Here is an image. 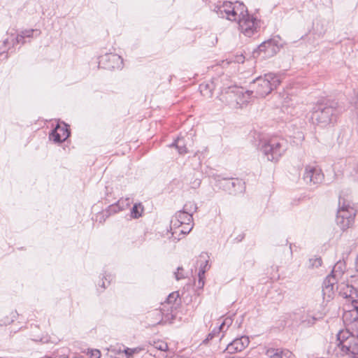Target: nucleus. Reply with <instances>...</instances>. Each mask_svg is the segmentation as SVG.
<instances>
[{
    "mask_svg": "<svg viewBox=\"0 0 358 358\" xmlns=\"http://www.w3.org/2000/svg\"><path fill=\"white\" fill-rule=\"evenodd\" d=\"M280 82V76L272 73L258 77L252 84V91L255 93V96L258 98L265 97L275 89Z\"/></svg>",
    "mask_w": 358,
    "mask_h": 358,
    "instance_id": "obj_1",
    "label": "nucleus"
},
{
    "mask_svg": "<svg viewBox=\"0 0 358 358\" xmlns=\"http://www.w3.org/2000/svg\"><path fill=\"white\" fill-rule=\"evenodd\" d=\"M338 347L350 358L358 357V337L347 330H341L337 334Z\"/></svg>",
    "mask_w": 358,
    "mask_h": 358,
    "instance_id": "obj_2",
    "label": "nucleus"
},
{
    "mask_svg": "<svg viewBox=\"0 0 358 358\" xmlns=\"http://www.w3.org/2000/svg\"><path fill=\"white\" fill-rule=\"evenodd\" d=\"M243 15H239L237 20L238 29L245 36L250 37L258 31L260 28V21L248 14L247 8Z\"/></svg>",
    "mask_w": 358,
    "mask_h": 358,
    "instance_id": "obj_3",
    "label": "nucleus"
},
{
    "mask_svg": "<svg viewBox=\"0 0 358 358\" xmlns=\"http://www.w3.org/2000/svg\"><path fill=\"white\" fill-rule=\"evenodd\" d=\"M285 150V142L280 138L270 139L262 146V150L268 161H277Z\"/></svg>",
    "mask_w": 358,
    "mask_h": 358,
    "instance_id": "obj_4",
    "label": "nucleus"
},
{
    "mask_svg": "<svg viewBox=\"0 0 358 358\" xmlns=\"http://www.w3.org/2000/svg\"><path fill=\"white\" fill-rule=\"evenodd\" d=\"M357 211L350 203L343 202L340 206L337 216V224L343 230L350 227L354 223V219Z\"/></svg>",
    "mask_w": 358,
    "mask_h": 358,
    "instance_id": "obj_5",
    "label": "nucleus"
},
{
    "mask_svg": "<svg viewBox=\"0 0 358 358\" xmlns=\"http://www.w3.org/2000/svg\"><path fill=\"white\" fill-rule=\"evenodd\" d=\"M246 7L242 3L236 2H224L219 8L220 14L222 17L231 21H236L238 16L243 15V12L245 11Z\"/></svg>",
    "mask_w": 358,
    "mask_h": 358,
    "instance_id": "obj_6",
    "label": "nucleus"
},
{
    "mask_svg": "<svg viewBox=\"0 0 358 358\" xmlns=\"http://www.w3.org/2000/svg\"><path fill=\"white\" fill-rule=\"evenodd\" d=\"M334 109L331 106H318L311 115V120L314 124L325 127L331 122Z\"/></svg>",
    "mask_w": 358,
    "mask_h": 358,
    "instance_id": "obj_7",
    "label": "nucleus"
},
{
    "mask_svg": "<svg viewBox=\"0 0 358 358\" xmlns=\"http://www.w3.org/2000/svg\"><path fill=\"white\" fill-rule=\"evenodd\" d=\"M304 182L309 185L320 184L324 179L320 169L314 165H307L303 175Z\"/></svg>",
    "mask_w": 358,
    "mask_h": 358,
    "instance_id": "obj_8",
    "label": "nucleus"
},
{
    "mask_svg": "<svg viewBox=\"0 0 358 358\" xmlns=\"http://www.w3.org/2000/svg\"><path fill=\"white\" fill-rule=\"evenodd\" d=\"M343 317L346 322L358 321V299H352V303H345Z\"/></svg>",
    "mask_w": 358,
    "mask_h": 358,
    "instance_id": "obj_9",
    "label": "nucleus"
},
{
    "mask_svg": "<svg viewBox=\"0 0 358 358\" xmlns=\"http://www.w3.org/2000/svg\"><path fill=\"white\" fill-rule=\"evenodd\" d=\"M250 341L247 336H241V338L234 339L226 348V350L231 354L236 353L243 350L248 345Z\"/></svg>",
    "mask_w": 358,
    "mask_h": 358,
    "instance_id": "obj_10",
    "label": "nucleus"
},
{
    "mask_svg": "<svg viewBox=\"0 0 358 358\" xmlns=\"http://www.w3.org/2000/svg\"><path fill=\"white\" fill-rule=\"evenodd\" d=\"M339 293L346 299L345 303H352V299H358V292L348 284L342 282L338 287Z\"/></svg>",
    "mask_w": 358,
    "mask_h": 358,
    "instance_id": "obj_11",
    "label": "nucleus"
},
{
    "mask_svg": "<svg viewBox=\"0 0 358 358\" xmlns=\"http://www.w3.org/2000/svg\"><path fill=\"white\" fill-rule=\"evenodd\" d=\"M34 30L25 31L22 32V34L15 36V31L12 30L10 33L7 34L10 36L3 41V44L10 48V45L13 46L15 43H23L24 38L31 36Z\"/></svg>",
    "mask_w": 358,
    "mask_h": 358,
    "instance_id": "obj_12",
    "label": "nucleus"
},
{
    "mask_svg": "<svg viewBox=\"0 0 358 358\" xmlns=\"http://www.w3.org/2000/svg\"><path fill=\"white\" fill-rule=\"evenodd\" d=\"M171 223L176 228H180L185 224L192 223V216L185 211H178L171 220Z\"/></svg>",
    "mask_w": 358,
    "mask_h": 358,
    "instance_id": "obj_13",
    "label": "nucleus"
},
{
    "mask_svg": "<svg viewBox=\"0 0 358 358\" xmlns=\"http://www.w3.org/2000/svg\"><path fill=\"white\" fill-rule=\"evenodd\" d=\"M69 136V131L66 125H57L50 134V138L55 142L61 143L64 141Z\"/></svg>",
    "mask_w": 358,
    "mask_h": 358,
    "instance_id": "obj_14",
    "label": "nucleus"
},
{
    "mask_svg": "<svg viewBox=\"0 0 358 358\" xmlns=\"http://www.w3.org/2000/svg\"><path fill=\"white\" fill-rule=\"evenodd\" d=\"M275 46L273 41H267L262 43L259 47V52H264L266 56L273 55L275 52Z\"/></svg>",
    "mask_w": 358,
    "mask_h": 358,
    "instance_id": "obj_15",
    "label": "nucleus"
},
{
    "mask_svg": "<svg viewBox=\"0 0 358 358\" xmlns=\"http://www.w3.org/2000/svg\"><path fill=\"white\" fill-rule=\"evenodd\" d=\"M236 94L238 95V98L236 99L237 104L242 106L243 104L247 103L250 101V98L252 94H253V91H245L243 92V90H238L236 92Z\"/></svg>",
    "mask_w": 358,
    "mask_h": 358,
    "instance_id": "obj_16",
    "label": "nucleus"
},
{
    "mask_svg": "<svg viewBox=\"0 0 358 358\" xmlns=\"http://www.w3.org/2000/svg\"><path fill=\"white\" fill-rule=\"evenodd\" d=\"M142 350L141 348H126L123 351H120L117 352V358H130L133 357L134 354L139 353Z\"/></svg>",
    "mask_w": 358,
    "mask_h": 358,
    "instance_id": "obj_17",
    "label": "nucleus"
},
{
    "mask_svg": "<svg viewBox=\"0 0 358 358\" xmlns=\"http://www.w3.org/2000/svg\"><path fill=\"white\" fill-rule=\"evenodd\" d=\"M331 278H328L325 281H324V287H323V294H324V296L327 297V299H331L333 297V295L334 294V283L333 282H331Z\"/></svg>",
    "mask_w": 358,
    "mask_h": 358,
    "instance_id": "obj_18",
    "label": "nucleus"
},
{
    "mask_svg": "<svg viewBox=\"0 0 358 358\" xmlns=\"http://www.w3.org/2000/svg\"><path fill=\"white\" fill-rule=\"evenodd\" d=\"M315 320L316 318L308 313L303 314L301 317V322L305 327L313 325L315 323Z\"/></svg>",
    "mask_w": 358,
    "mask_h": 358,
    "instance_id": "obj_19",
    "label": "nucleus"
},
{
    "mask_svg": "<svg viewBox=\"0 0 358 358\" xmlns=\"http://www.w3.org/2000/svg\"><path fill=\"white\" fill-rule=\"evenodd\" d=\"M143 211V207L141 203H136L131 211V216L133 218H138L141 216Z\"/></svg>",
    "mask_w": 358,
    "mask_h": 358,
    "instance_id": "obj_20",
    "label": "nucleus"
},
{
    "mask_svg": "<svg viewBox=\"0 0 358 358\" xmlns=\"http://www.w3.org/2000/svg\"><path fill=\"white\" fill-rule=\"evenodd\" d=\"M282 350L275 348H268L266 350L265 355L269 358H280Z\"/></svg>",
    "mask_w": 358,
    "mask_h": 358,
    "instance_id": "obj_21",
    "label": "nucleus"
},
{
    "mask_svg": "<svg viewBox=\"0 0 358 358\" xmlns=\"http://www.w3.org/2000/svg\"><path fill=\"white\" fill-rule=\"evenodd\" d=\"M175 145L180 154H185L187 152L183 138H178L175 141Z\"/></svg>",
    "mask_w": 358,
    "mask_h": 358,
    "instance_id": "obj_22",
    "label": "nucleus"
},
{
    "mask_svg": "<svg viewBox=\"0 0 358 358\" xmlns=\"http://www.w3.org/2000/svg\"><path fill=\"white\" fill-rule=\"evenodd\" d=\"M153 345L156 349L163 352H166L169 350L167 343L162 341H155Z\"/></svg>",
    "mask_w": 358,
    "mask_h": 358,
    "instance_id": "obj_23",
    "label": "nucleus"
},
{
    "mask_svg": "<svg viewBox=\"0 0 358 358\" xmlns=\"http://www.w3.org/2000/svg\"><path fill=\"white\" fill-rule=\"evenodd\" d=\"M192 228H193V224L190 223V224H183V226H180V228H177V229H178V231L179 233L183 234H187L189 233V231L192 229Z\"/></svg>",
    "mask_w": 358,
    "mask_h": 358,
    "instance_id": "obj_24",
    "label": "nucleus"
},
{
    "mask_svg": "<svg viewBox=\"0 0 358 358\" xmlns=\"http://www.w3.org/2000/svg\"><path fill=\"white\" fill-rule=\"evenodd\" d=\"M208 88H209L208 84L200 85L199 90L203 96H211V91H210V90H208Z\"/></svg>",
    "mask_w": 358,
    "mask_h": 358,
    "instance_id": "obj_25",
    "label": "nucleus"
},
{
    "mask_svg": "<svg viewBox=\"0 0 358 358\" xmlns=\"http://www.w3.org/2000/svg\"><path fill=\"white\" fill-rule=\"evenodd\" d=\"M164 311V309L161 311V314L164 316L163 320L165 322H171L174 319V316L172 314L165 313Z\"/></svg>",
    "mask_w": 358,
    "mask_h": 358,
    "instance_id": "obj_26",
    "label": "nucleus"
},
{
    "mask_svg": "<svg viewBox=\"0 0 358 358\" xmlns=\"http://www.w3.org/2000/svg\"><path fill=\"white\" fill-rule=\"evenodd\" d=\"M178 296V294L176 292H173L170 294L166 299V303L169 305L172 303L173 301H174L177 297Z\"/></svg>",
    "mask_w": 358,
    "mask_h": 358,
    "instance_id": "obj_27",
    "label": "nucleus"
},
{
    "mask_svg": "<svg viewBox=\"0 0 358 358\" xmlns=\"http://www.w3.org/2000/svg\"><path fill=\"white\" fill-rule=\"evenodd\" d=\"M280 358H295V357L292 352H290L287 350H285L282 351Z\"/></svg>",
    "mask_w": 358,
    "mask_h": 358,
    "instance_id": "obj_28",
    "label": "nucleus"
},
{
    "mask_svg": "<svg viewBox=\"0 0 358 358\" xmlns=\"http://www.w3.org/2000/svg\"><path fill=\"white\" fill-rule=\"evenodd\" d=\"M204 273H205L204 269H201L199 272V287H203L204 285V281H203Z\"/></svg>",
    "mask_w": 358,
    "mask_h": 358,
    "instance_id": "obj_29",
    "label": "nucleus"
},
{
    "mask_svg": "<svg viewBox=\"0 0 358 358\" xmlns=\"http://www.w3.org/2000/svg\"><path fill=\"white\" fill-rule=\"evenodd\" d=\"M88 353L90 355V358H100L101 357V352L96 349L90 350Z\"/></svg>",
    "mask_w": 358,
    "mask_h": 358,
    "instance_id": "obj_30",
    "label": "nucleus"
},
{
    "mask_svg": "<svg viewBox=\"0 0 358 358\" xmlns=\"http://www.w3.org/2000/svg\"><path fill=\"white\" fill-rule=\"evenodd\" d=\"M109 59H111L113 61H120V62H122V58L116 55H110L109 56Z\"/></svg>",
    "mask_w": 358,
    "mask_h": 358,
    "instance_id": "obj_31",
    "label": "nucleus"
},
{
    "mask_svg": "<svg viewBox=\"0 0 358 358\" xmlns=\"http://www.w3.org/2000/svg\"><path fill=\"white\" fill-rule=\"evenodd\" d=\"M182 268H178V272L175 273L176 274V278L177 280H180V279L183 278V275L180 272V271H182Z\"/></svg>",
    "mask_w": 358,
    "mask_h": 358,
    "instance_id": "obj_32",
    "label": "nucleus"
},
{
    "mask_svg": "<svg viewBox=\"0 0 358 358\" xmlns=\"http://www.w3.org/2000/svg\"><path fill=\"white\" fill-rule=\"evenodd\" d=\"M244 61V57L243 55H238L236 58V62L238 63H243Z\"/></svg>",
    "mask_w": 358,
    "mask_h": 358,
    "instance_id": "obj_33",
    "label": "nucleus"
},
{
    "mask_svg": "<svg viewBox=\"0 0 358 358\" xmlns=\"http://www.w3.org/2000/svg\"><path fill=\"white\" fill-rule=\"evenodd\" d=\"M224 324H225V322H224L220 325V330H222V329H223V327L224 326Z\"/></svg>",
    "mask_w": 358,
    "mask_h": 358,
    "instance_id": "obj_34",
    "label": "nucleus"
},
{
    "mask_svg": "<svg viewBox=\"0 0 358 358\" xmlns=\"http://www.w3.org/2000/svg\"><path fill=\"white\" fill-rule=\"evenodd\" d=\"M124 201L122 199L118 201V203L120 204L121 203H123Z\"/></svg>",
    "mask_w": 358,
    "mask_h": 358,
    "instance_id": "obj_35",
    "label": "nucleus"
},
{
    "mask_svg": "<svg viewBox=\"0 0 358 358\" xmlns=\"http://www.w3.org/2000/svg\"><path fill=\"white\" fill-rule=\"evenodd\" d=\"M318 264L320 265L321 264V259H318Z\"/></svg>",
    "mask_w": 358,
    "mask_h": 358,
    "instance_id": "obj_36",
    "label": "nucleus"
},
{
    "mask_svg": "<svg viewBox=\"0 0 358 358\" xmlns=\"http://www.w3.org/2000/svg\"><path fill=\"white\" fill-rule=\"evenodd\" d=\"M229 96H231V92H230V93H229Z\"/></svg>",
    "mask_w": 358,
    "mask_h": 358,
    "instance_id": "obj_37",
    "label": "nucleus"
},
{
    "mask_svg": "<svg viewBox=\"0 0 358 358\" xmlns=\"http://www.w3.org/2000/svg\"><path fill=\"white\" fill-rule=\"evenodd\" d=\"M357 358H358V357H357Z\"/></svg>",
    "mask_w": 358,
    "mask_h": 358,
    "instance_id": "obj_38",
    "label": "nucleus"
}]
</instances>
